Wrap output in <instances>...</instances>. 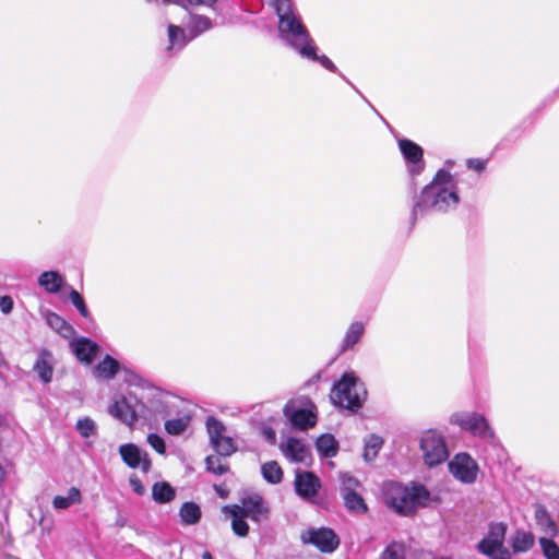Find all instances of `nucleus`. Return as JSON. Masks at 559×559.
Returning a JSON list of instances; mask_svg holds the SVG:
<instances>
[{"label": "nucleus", "mask_w": 559, "mask_h": 559, "mask_svg": "<svg viewBox=\"0 0 559 559\" xmlns=\"http://www.w3.org/2000/svg\"><path fill=\"white\" fill-rule=\"evenodd\" d=\"M457 204L459 195L452 176L449 171L440 169L433 180L414 197L412 224L435 213H447Z\"/></svg>", "instance_id": "f257e3e1"}, {"label": "nucleus", "mask_w": 559, "mask_h": 559, "mask_svg": "<svg viewBox=\"0 0 559 559\" xmlns=\"http://www.w3.org/2000/svg\"><path fill=\"white\" fill-rule=\"evenodd\" d=\"M280 38L300 56H314V43L290 0H275Z\"/></svg>", "instance_id": "f03ea898"}, {"label": "nucleus", "mask_w": 559, "mask_h": 559, "mask_svg": "<svg viewBox=\"0 0 559 559\" xmlns=\"http://www.w3.org/2000/svg\"><path fill=\"white\" fill-rule=\"evenodd\" d=\"M429 498L430 493L423 485L408 487L390 481L383 486L384 504L399 515H414L418 509L428 504Z\"/></svg>", "instance_id": "7ed1b4c3"}, {"label": "nucleus", "mask_w": 559, "mask_h": 559, "mask_svg": "<svg viewBox=\"0 0 559 559\" xmlns=\"http://www.w3.org/2000/svg\"><path fill=\"white\" fill-rule=\"evenodd\" d=\"M367 399L364 382L354 372H346L333 385L331 401L334 405L356 412Z\"/></svg>", "instance_id": "20e7f679"}, {"label": "nucleus", "mask_w": 559, "mask_h": 559, "mask_svg": "<svg viewBox=\"0 0 559 559\" xmlns=\"http://www.w3.org/2000/svg\"><path fill=\"white\" fill-rule=\"evenodd\" d=\"M283 412L292 426L300 430L312 428L317 423L316 405L306 396L288 401Z\"/></svg>", "instance_id": "39448f33"}, {"label": "nucleus", "mask_w": 559, "mask_h": 559, "mask_svg": "<svg viewBox=\"0 0 559 559\" xmlns=\"http://www.w3.org/2000/svg\"><path fill=\"white\" fill-rule=\"evenodd\" d=\"M425 463L429 466H436L449 456L443 438L435 430L426 431L420 439Z\"/></svg>", "instance_id": "423d86ee"}, {"label": "nucleus", "mask_w": 559, "mask_h": 559, "mask_svg": "<svg viewBox=\"0 0 559 559\" xmlns=\"http://www.w3.org/2000/svg\"><path fill=\"white\" fill-rule=\"evenodd\" d=\"M308 537L302 535L305 543L313 544L322 552H333L340 545V538L333 530L321 527L318 530H309L307 532Z\"/></svg>", "instance_id": "0eeeda50"}, {"label": "nucleus", "mask_w": 559, "mask_h": 559, "mask_svg": "<svg viewBox=\"0 0 559 559\" xmlns=\"http://www.w3.org/2000/svg\"><path fill=\"white\" fill-rule=\"evenodd\" d=\"M449 469L455 478L464 483H472L476 478L477 466L473 459L465 453L456 454L454 459L450 461Z\"/></svg>", "instance_id": "6e6552de"}, {"label": "nucleus", "mask_w": 559, "mask_h": 559, "mask_svg": "<svg viewBox=\"0 0 559 559\" xmlns=\"http://www.w3.org/2000/svg\"><path fill=\"white\" fill-rule=\"evenodd\" d=\"M122 461L131 468L140 467L143 473L151 469V460L146 452H143L134 443H126L119 447Z\"/></svg>", "instance_id": "1a4fd4ad"}, {"label": "nucleus", "mask_w": 559, "mask_h": 559, "mask_svg": "<svg viewBox=\"0 0 559 559\" xmlns=\"http://www.w3.org/2000/svg\"><path fill=\"white\" fill-rule=\"evenodd\" d=\"M241 513L253 522H261L267 519L270 508L265 500L260 495H250L241 499V504L238 506Z\"/></svg>", "instance_id": "9d476101"}, {"label": "nucleus", "mask_w": 559, "mask_h": 559, "mask_svg": "<svg viewBox=\"0 0 559 559\" xmlns=\"http://www.w3.org/2000/svg\"><path fill=\"white\" fill-rule=\"evenodd\" d=\"M400 150L408 163L409 173L414 175H418L424 169V160H423V148L407 139H402L399 141Z\"/></svg>", "instance_id": "9b49d317"}, {"label": "nucleus", "mask_w": 559, "mask_h": 559, "mask_svg": "<svg viewBox=\"0 0 559 559\" xmlns=\"http://www.w3.org/2000/svg\"><path fill=\"white\" fill-rule=\"evenodd\" d=\"M294 484L297 495L307 500L313 499L321 487L320 479L311 472L297 471Z\"/></svg>", "instance_id": "f8f14e48"}, {"label": "nucleus", "mask_w": 559, "mask_h": 559, "mask_svg": "<svg viewBox=\"0 0 559 559\" xmlns=\"http://www.w3.org/2000/svg\"><path fill=\"white\" fill-rule=\"evenodd\" d=\"M451 423L474 436L483 435L487 429V421L484 416L475 413H456L451 416Z\"/></svg>", "instance_id": "ddd939ff"}, {"label": "nucleus", "mask_w": 559, "mask_h": 559, "mask_svg": "<svg viewBox=\"0 0 559 559\" xmlns=\"http://www.w3.org/2000/svg\"><path fill=\"white\" fill-rule=\"evenodd\" d=\"M168 35V46L166 47V51L168 53L178 52L183 49V47L188 44L190 37L188 38L186 32L180 26L169 24L167 27Z\"/></svg>", "instance_id": "4468645a"}, {"label": "nucleus", "mask_w": 559, "mask_h": 559, "mask_svg": "<svg viewBox=\"0 0 559 559\" xmlns=\"http://www.w3.org/2000/svg\"><path fill=\"white\" fill-rule=\"evenodd\" d=\"M71 345L76 358L85 364H91L98 350L96 343L84 337L73 342Z\"/></svg>", "instance_id": "2eb2a0df"}, {"label": "nucleus", "mask_w": 559, "mask_h": 559, "mask_svg": "<svg viewBox=\"0 0 559 559\" xmlns=\"http://www.w3.org/2000/svg\"><path fill=\"white\" fill-rule=\"evenodd\" d=\"M284 454L295 462L307 463L310 454L306 445L296 438H289L283 448Z\"/></svg>", "instance_id": "dca6fc26"}, {"label": "nucleus", "mask_w": 559, "mask_h": 559, "mask_svg": "<svg viewBox=\"0 0 559 559\" xmlns=\"http://www.w3.org/2000/svg\"><path fill=\"white\" fill-rule=\"evenodd\" d=\"M224 512L231 516L233 532L239 537H246L249 533V525L246 522L245 513H241V510L238 509V504L224 507Z\"/></svg>", "instance_id": "f3484780"}, {"label": "nucleus", "mask_w": 559, "mask_h": 559, "mask_svg": "<svg viewBox=\"0 0 559 559\" xmlns=\"http://www.w3.org/2000/svg\"><path fill=\"white\" fill-rule=\"evenodd\" d=\"M109 413L122 423L132 425L136 420L135 411L132 409L126 397L117 400L110 407Z\"/></svg>", "instance_id": "a211bd4d"}, {"label": "nucleus", "mask_w": 559, "mask_h": 559, "mask_svg": "<svg viewBox=\"0 0 559 559\" xmlns=\"http://www.w3.org/2000/svg\"><path fill=\"white\" fill-rule=\"evenodd\" d=\"M510 545L514 554L526 552L535 545V536L531 532L518 530L511 536Z\"/></svg>", "instance_id": "6ab92c4d"}, {"label": "nucleus", "mask_w": 559, "mask_h": 559, "mask_svg": "<svg viewBox=\"0 0 559 559\" xmlns=\"http://www.w3.org/2000/svg\"><path fill=\"white\" fill-rule=\"evenodd\" d=\"M535 520L537 525L545 534L554 537L558 533V527L551 515L543 504L535 506Z\"/></svg>", "instance_id": "aec40b11"}, {"label": "nucleus", "mask_w": 559, "mask_h": 559, "mask_svg": "<svg viewBox=\"0 0 559 559\" xmlns=\"http://www.w3.org/2000/svg\"><path fill=\"white\" fill-rule=\"evenodd\" d=\"M364 333H365L364 323L359 322V321L353 322L348 326V329L345 333L341 352L343 353V352L347 350L348 348H352L354 345H356L362 337Z\"/></svg>", "instance_id": "412c9836"}, {"label": "nucleus", "mask_w": 559, "mask_h": 559, "mask_svg": "<svg viewBox=\"0 0 559 559\" xmlns=\"http://www.w3.org/2000/svg\"><path fill=\"white\" fill-rule=\"evenodd\" d=\"M38 284L48 293L56 294L63 285V277L56 271H46L39 275Z\"/></svg>", "instance_id": "4be33fe9"}, {"label": "nucleus", "mask_w": 559, "mask_h": 559, "mask_svg": "<svg viewBox=\"0 0 559 559\" xmlns=\"http://www.w3.org/2000/svg\"><path fill=\"white\" fill-rule=\"evenodd\" d=\"M316 447L320 455L324 457H333L337 454L338 442L334 436L324 433L317 439Z\"/></svg>", "instance_id": "5701e85b"}, {"label": "nucleus", "mask_w": 559, "mask_h": 559, "mask_svg": "<svg viewBox=\"0 0 559 559\" xmlns=\"http://www.w3.org/2000/svg\"><path fill=\"white\" fill-rule=\"evenodd\" d=\"M47 324L63 337H70L74 333L73 328L59 314L48 312L46 316Z\"/></svg>", "instance_id": "b1692460"}, {"label": "nucleus", "mask_w": 559, "mask_h": 559, "mask_svg": "<svg viewBox=\"0 0 559 559\" xmlns=\"http://www.w3.org/2000/svg\"><path fill=\"white\" fill-rule=\"evenodd\" d=\"M212 27L213 22L210 17L204 15H192L188 26L190 39L195 38L202 33L211 29Z\"/></svg>", "instance_id": "393cba45"}, {"label": "nucleus", "mask_w": 559, "mask_h": 559, "mask_svg": "<svg viewBox=\"0 0 559 559\" xmlns=\"http://www.w3.org/2000/svg\"><path fill=\"white\" fill-rule=\"evenodd\" d=\"M342 497L348 511L361 514L368 510L364 498L356 491H345Z\"/></svg>", "instance_id": "a878e982"}, {"label": "nucleus", "mask_w": 559, "mask_h": 559, "mask_svg": "<svg viewBox=\"0 0 559 559\" xmlns=\"http://www.w3.org/2000/svg\"><path fill=\"white\" fill-rule=\"evenodd\" d=\"M175 489L166 481L155 483L152 488L153 499L158 503L170 502L175 498Z\"/></svg>", "instance_id": "bb28decb"}, {"label": "nucleus", "mask_w": 559, "mask_h": 559, "mask_svg": "<svg viewBox=\"0 0 559 559\" xmlns=\"http://www.w3.org/2000/svg\"><path fill=\"white\" fill-rule=\"evenodd\" d=\"M263 478L273 485L280 484L283 479V469L276 461H270L261 466Z\"/></svg>", "instance_id": "cd10ccee"}, {"label": "nucleus", "mask_w": 559, "mask_h": 559, "mask_svg": "<svg viewBox=\"0 0 559 559\" xmlns=\"http://www.w3.org/2000/svg\"><path fill=\"white\" fill-rule=\"evenodd\" d=\"M119 370V362L107 355L96 367L95 373L104 379H111Z\"/></svg>", "instance_id": "c85d7f7f"}, {"label": "nucleus", "mask_w": 559, "mask_h": 559, "mask_svg": "<svg viewBox=\"0 0 559 559\" xmlns=\"http://www.w3.org/2000/svg\"><path fill=\"white\" fill-rule=\"evenodd\" d=\"M180 518L185 524L192 525L200 521L201 509L194 502H185L180 508Z\"/></svg>", "instance_id": "c756f323"}, {"label": "nucleus", "mask_w": 559, "mask_h": 559, "mask_svg": "<svg viewBox=\"0 0 559 559\" xmlns=\"http://www.w3.org/2000/svg\"><path fill=\"white\" fill-rule=\"evenodd\" d=\"M383 444V439L380 436L377 435H370L366 441H365V449H364V460L366 462L373 461L379 451L381 450Z\"/></svg>", "instance_id": "7c9ffc66"}, {"label": "nucleus", "mask_w": 559, "mask_h": 559, "mask_svg": "<svg viewBox=\"0 0 559 559\" xmlns=\"http://www.w3.org/2000/svg\"><path fill=\"white\" fill-rule=\"evenodd\" d=\"M81 502V492L78 488L71 487L68 491V495L64 496H56L52 501V506L55 509H67L72 504Z\"/></svg>", "instance_id": "2f4dec72"}, {"label": "nucleus", "mask_w": 559, "mask_h": 559, "mask_svg": "<svg viewBox=\"0 0 559 559\" xmlns=\"http://www.w3.org/2000/svg\"><path fill=\"white\" fill-rule=\"evenodd\" d=\"M206 429L210 437L211 444L223 439L226 432L225 425L217 418L210 416L206 419Z\"/></svg>", "instance_id": "473e14b6"}, {"label": "nucleus", "mask_w": 559, "mask_h": 559, "mask_svg": "<svg viewBox=\"0 0 559 559\" xmlns=\"http://www.w3.org/2000/svg\"><path fill=\"white\" fill-rule=\"evenodd\" d=\"M48 355L47 352H43L40 357L34 365V370L37 372L38 377L46 383L51 381L52 378V367L47 362L45 356Z\"/></svg>", "instance_id": "72a5a7b5"}, {"label": "nucleus", "mask_w": 559, "mask_h": 559, "mask_svg": "<svg viewBox=\"0 0 559 559\" xmlns=\"http://www.w3.org/2000/svg\"><path fill=\"white\" fill-rule=\"evenodd\" d=\"M380 559H406V547L402 543L393 542L385 547Z\"/></svg>", "instance_id": "f704fd0d"}, {"label": "nucleus", "mask_w": 559, "mask_h": 559, "mask_svg": "<svg viewBox=\"0 0 559 559\" xmlns=\"http://www.w3.org/2000/svg\"><path fill=\"white\" fill-rule=\"evenodd\" d=\"M189 421H190L189 417H180V418H174V419L166 420L165 430L169 435L178 436L187 429Z\"/></svg>", "instance_id": "c9c22d12"}, {"label": "nucleus", "mask_w": 559, "mask_h": 559, "mask_svg": "<svg viewBox=\"0 0 559 559\" xmlns=\"http://www.w3.org/2000/svg\"><path fill=\"white\" fill-rule=\"evenodd\" d=\"M212 447L215 449V451L223 456H229L234 452H236V445L234 443V440L231 437H224L219 441L212 443Z\"/></svg>", "instance_id": "e433bc0d"}, {"label": "nucleus", "mask_w": 559, "mask_h": 559, "mask_svg": "<svg viewBox=\"0 0 559 559\" xmlns=\"http://www.w3.org/2000/svg\"><path fill=\"white\" fill-rule=\"evenodd\" d=\"M75 428L83 438H88L96 433V424L90 417H84L76 421Z\"/></svg>", "instance_id": "4c0bfd02"}, {"label": "nucleus", "mask_w": 559, "mask_h": 559, "mask_svg": "<svg viewBox=\"0 0 559 559\" xmlns=\"http://www.w3.org/2000/svg\"><path fill=\"white\" fill-rule=\"evenodd\" d=\"M539 544L544 556L547 559H559V547L555 542L547 537H542Z\"/></svg>", "instance_id": "58836bf2"}, {"label": "nucleus", "mask_w": 559, "mask_h": 559, "mask_svg": "<svg viewBox=\"0 0 559 559\" xmlns=\"http://www.w3.org/2000/svg\"><path fill=\"white\" fill-rule=\"evenodd\" d=\"M70 300L73 306L79 310L80 314L87 318L90 312L86 308L83 297L75 289H71L69 294Z\"/></svg>", "instance_id": "ea45409f"}, {"label": "nucleus", "mask_w": 559, "mask_h": 559, "mask_svg": "<svg viewBox=\"0 0 559 559\" xmlns=\"http://www.w3.org/2000/svg\"><path fill=\"white\" fill-rule=\"evenodd\" d=\"M207 471L216 474L223 475L227 472V466L222 464L219 457L210 455L205 460Z\"/></svg>", "instance_id": "a19ab883"}, {"label": "nucleus", "mask_w": 559, "mask_h": 559, "mask_svg": "<svg viewBox=\"0 0 559 559\" xmlns=\"http://www.w3.org/2000/svg\"><path fill=\"white\" fill-rule=\"evenodd\" d=\"M491 559H511V552L503 543L491 539Z\"/></svg>", "instance_id": "79ce46f5"}, {"label": "nucleus", "mask_w": 559, "mask_h": 559, "mask_svg": "<svg viewBox=\"0 0 559 559\" xmlns=\"http://www.w3.org/2000/svg\"><path fill=\"white\" fill-rule=\"evenodd\" d=\"M341 483H342V487H341L342 493H345V491H356V488L359 486V481L355 477L349 476L347 474H343L341 476Z\"/></svg>", "instance_id": "37998d69"}, {"label": "nucleus", "mask_w": 559, "mask_h": 559, "mask_svg": "<svg viewBox=\"0 0 559 559\" xmlns=\"http://www.w3.org/2000/svg\"><path fill=\"white\" fill-rule=\"evenodd\" d=\"M302 57L310 59L312 61H318L322 67H324L325 69H328L332 72H337L336 66L324 55L318 56L317 52L314 51V56H302Z\"/></svg>", "instance_id": "c03bdc74"}, {"label": "nucleus", "mask_w": 559, "mask_h": 559, "mask_svg": "<svg viewBox=\"0 0 559 559\" xmlns=\"http://www.w3.org/2000/svg\"><path fill=\"white\" fill-rule=\"evenodd\" d=\"M147 442L156 452H158L160 454L165 453V451H166L165 442L159 436H157L155 433H150L147 436Z\"/></svg>", "instance_id": "a18cd8bd"}, {"label": "nucleus", "mask_w": 559, "mask_h": 559, "mask_svg": "<svg viewBox=\"0 0 559 559\" xmlns=\"http://www.w3.org/2000/svg\"><path fill=\"white\" fill-rule=\"evenodd\" d=\"M507 532V525L503 523H497L491 525V539L503 543V538Z\"/></svg>", "instance_id": "49530a36"}, {"label": "nucleus", "mask_w": 559, "mask_h": 559, "mask_svg": "<svg viewBox=\"0 0 559 559\" xmlns=\"http://www.w3.org/2000/svg\"><path fill=\"white\" fill-rule=\"evenodd\" d=\"M466 164L469 169H473L477 173H481L486 169V160L483 159L469 158L467 159Z\"/></svg>", "instance_id": "de8ad7c7"}, {"label": "nucleus", "mask_w": 559, "mask_h": 559, "mask_svg": "<svg viewBox=\"0 0 559 559\" xmlns=\"http://www.w3.org/2000/svg\"><path fill=\"white\" fill-rule=\"evenodd\" d=\"M130 486L132 490L138 495H143L145 491V488L142 484V481L136 476H131L129 479Z\"/></svg>", "instance_id": "09e8293b"}, {"label": "nucleus", "mask_w": 559, "mask_h": 559, "mask_svg": "<svg viewBox=\"0 0 559 559\" xmlns=\"http://www.w3.org/2000/svg\"><path fill=\"white\" fill-rule=\"evenodd\" d=\"M13 300L9 296L0 297V309L3 313H9L12 311Z\"/></svg>", "instance_id": "8fccbe9b"}, {"label": "nucleus", "mask_w": 559, "mask_h": 559, "mask_svg": "<svg viewBox=\"0 0 559 559\" xmlns=\"http://www.w3.org/2000/svg\"><path fill=\"white\" fill-rule=\"evenodd\" d=\"M126 382H128L131 385H141L142 379L138 374H135L132 371H126Z\"/></svg>", "instance_id": "3c124183"}, {"label": "nucleus", "mask_w": 559, "mask_h": 559, "mask_svg": "<svg viewBox=\"0 0 559 559\" xmlns=\"http://www.w3.org/2000/svg\"><path fill=\"white\" fill-rule=\"evenodd\" d=\"M478 549L486 556H489V538L484 537L478 544Z\"/></svg>", "instance_id": "603ef678"}, {"label": "nucleus", "mask_w": 559, "mask_h": 559, "mask_svg": "<svg viewBox=\"0 0 559 559\" xmlns=\"http://www.w3.org/2000/svg\"><path fill=\"white\" fill-rule=\"evenodd\" d=\"M263 435L265 437V439L271 442V443H274L275 440H276V433L275 431L272 429V428H266L264 429L263 431Z\"/></svg>", "instance_id": "864d4df0"}, {"label": "nucleus", "mask_w": 559, "mask_h": 559, "mask_svg": "<svg viewBox=\"0 0 559 559\" xmlns=\"http://www.w3.org/2000/svg\"><path fill=\"white\" fill-rule=\"evenodd\" d=\"M202 558H203V559H213V558H212V555H211L209 551H205V552L202 555Z\"/></svg>", "instance_id": "5fc2aeb1"}, {"label": "nucleus", "mask_w": 559, "mask_h": 559, "mask_svg": "<svg viewBox=\"0 0 559 559\" xmlns=\"http://www.w3.org/2000/svg\"><path fill=\"white\" fill-rule=\"evenodd\" d=\"M2 362H3V355H2V353L0 352V364H2Z\"/></svg>", "instance_id": "6e6d98bb"}]
</instances>
